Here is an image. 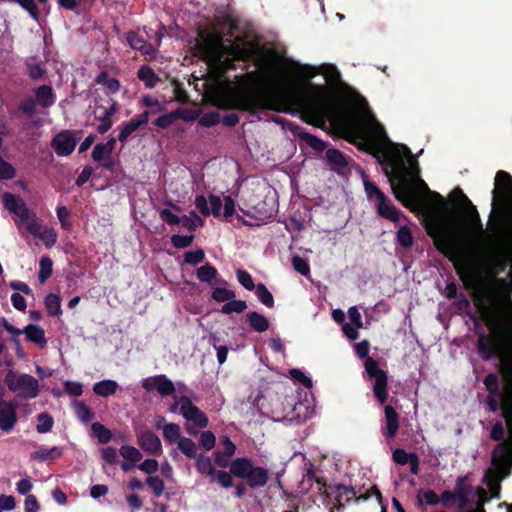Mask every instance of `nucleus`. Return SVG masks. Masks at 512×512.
Wrapping results in <instances>:
<instances>
[{"label":"nucleus","mask_w":512,"mask_h":512,"mask_svg":"<svg viewBox=\"0 0 512 512\" xmlns=\"http://www.w3.org/2000/svg\"><path fill=\"white\" fill-rule=\"evenodd\" d=\"M486 240L488 252L483 257L485 272L492 278L494 297L489 305L482 304L481 312L490 334L479 333L477 351L484 361L500 356L503 374L512 377V230L502 231L496 237H478Z\"/></svg>","instance_id":"1"},{"label":"nucleus","mask_w":512,"mask_h":512,"mask_svg":"<svg viewBox=\"0 0 512 512\" xmlns=\"http://www.w3.org/2000/svg\"><path fill=\"white\" fill-rule=\"evenodd\" d=\"M494 189L492 190V210L489 215V229L483 227L477 208L456 187L452 191V197L464 207V220L471 234L478 237H496L502 231H512V176L503 170H499L495 176Z\"/></svg>","instance_id":"2"},{"label":"nucleus","mask_w":512,"mask_h":512,"mask_svg":"<svg viewBox=\"0 0 512 512\" xmlns=\"http://www.w3.org/2000/svg\"><path fill=\"white\" fill-rule=\"evenodd\" d=\"M294 98V94L287 90L251 92L226 85L217 88L211 100L212 104L219 109L239 110L255 115L265 110L287 113Z\"/></svg>","instance_id":"3"},{"label":"nucleus","mask_w":512,"mask_h":512,"mask_svg":"<svg viewBox=\"0 0 512 512\" xmlns=\"http://www.w3.org/2000/svg\"><path fill=\"white\" fill-rule=\"evenodd\" d=\"M403 148L408 155L411 154L406 146ZM389 164L393 173V176H389L392 192L404 207L412 212L420 210L423 205L422 193L431 195L440 206L446 204L443 196L438 192L431 191L424 180L419 177L418 163L412 156H408V159L404 160L399 153H395L390 157Z\"/></svg>","instance_id":"4"},{"label":"nucleus","mask_w":512,"mask_h":512,"mask_svg":"<svg viewBox=\"0 0 512 512\" xmlns=\"http://www.w3.org/2000/svg\"><path fill=\"white\" fill-rule=\"evenodd\" d=\"M502 416L506 421L509 437L505 438V428L497 421L491 428L489 437L498 442L491 452V467L483 476V483L490 488L500 487V482L512 472V401H503Z\"/></svg>","instance_id":"5"},{"label":"nucleus","mask_w":512,"mask_h":512,"mask_svg":"<svg viewBox=\"0 0 512 512\" xmlns=\"http://www.w3.org/2000/svg\"><path fill=\"white\" fill-rule=\"evenodd\" d=\"M195 48L197 54L214 76L221 80L229 70L236 69V61L243 60L245 51L225 45L223 35L217 31L199 30Z\"/></svg>","instance_id":"6"},{"label":"nucleus","mask_w":512,"mask_h":512,"mask_svg":"<svg viewBox=\"0 0 512 512\" xmlns=\"http://www.w3.org/2000/svg\"><path fill=\"white\" fill-rule=\"evenodd\" d=\"M347 140L361 151L378 157L391 144L386 130L372 112L352 113L345 118Z\"/></svg>","instance_id":"7"},{"label":"nucleus","mask_w":512,"mask_h":512,"mask_svg":"<svg viewBox=\"0 0 512 512\" xmlns=\"http://www.w3.org/2000/svg\"><path fill=\"white\" fill-rule=\"evenodd\" d=\"M355 351L359 358L365 359L364 368L367 378L373 381V395L380 405H383L388 399V375L387 372L379 367L378 362L368 356L369 343L364 340L355 345Z\"/></svg>","instance_id":"8"},{"label":"nucleus","mask_w":512,"mask_h":512,"mask_svg":"<svg viewBox=\"0 0 512 512\" xmlns=\"http://www.w3.org/2000/svg\"><path fill=\"white\" fill-rule=\"evenodd\" d=\"M231 473L235 478L245 481L251 489L264 487L269 480L268 469L262 466H255L252 459L238 457L231 461Z\"/></svg>","instance_id":"9"},{"label":"nucleus","mask_w":512,"mask_h":512,"mask_svg":"<svg viewBox=\"0 0 512 512\" xmlns=\"http://www.w3.org/2000/svg\"><path fill=\"white\" fill-rule=\"evenodd\" d=\"M325 494L328 498H334L338 508H342L344 503H349L352 500L356 503L366 501L373 495L377 497L379 502L382 501V494L376 486L371 487L366 493L356 496L357 491L352 486L342 484L329 485L325 490Z\"/></svg>","instance_id":"10"},{"label":"nucleus","mask_w":512,"mask_h":512,"mask_svg":"<svg viewBox=\"0 0 512 512\" xmlns=\"http://www.w3.org/2000/svg\"><path fill=\"white\" fill-rule=\"evenodd\" d=\"M4 381L10 391L18 392L25 399L36 398L40 391L38 380L29 374H18L14 370H8Z\"/></svg>","instance_id":"11"},{"label":"nucleus","mask_w":512,"mask_h":512,"mask_svg":"<svg viewBox=\"0 0 512 512\" xmlns=\"http://www.w3.org/2000/svg\"><path fill=\"white\" fill-rule=\"evenodd\" d=\"M428 235L433 239L435 248L452 260L458 251V241L447 228L436 225L428 228Z\"/></svg>","instance_id":"12"},{"label":"nucleus","mask_w":512,"mask_h":512,"mask_svg":"<svg viewBox=\"0 0 512 512\" xmlns=\"http://www.w3.org/2000/svg\"><path fill=\"white\" fill-rule=\"evenodd\" d=\"M118 111V103L113 98L100 99L95 101L94 117L100 121L97 126V132L105 134L113 125L111 117Z\"/></svg>","instance_id":"13"},{"label":"nucleus","mask_w":512,"mask_h":512,"mask_svg":"<svg viewBox=\"0 0 512 512\" xmlns=\"http://www.w3.org/2000/svg\"><path fill=\"white\" fill-rule=\"evenodd\" d=\"M330 112V107L326 101L320 98H312L303 104L302 118L308 124L320 126L324 124Z\"/></svg>","instance_id":"14"},{"label":"nucleus","mask_w":512,"mask_h":512,"mask_svg":"<svg viewBox=\"0 0 512 512\" xmlns=\"http://www.w3.org/2000/svg\"><path fill=\"white\" fill-rule=\"evenodd\" d=\"M179 402L181 405L180 412L187 421L193 422L194 426L200 429L208 426V417L192 403L188 396H181Z\"/></svg>","instance_id":"15"},{"label":"nucleus","mask_w":512,"mask_h":512,"mask_svg":"<svg viewBox=\"0 0 512 512\" xmlns=\"http://www.w3.org/2000/svg\"><path fill=\"white\" fill-rule=\"evenodd\" d=\"M77 145V139L70 130H62L57 133L52 141L51 147L58 156L70 155Z\"/></svg>","instance_id":"16"},{"label":"nucleus","mask_w":512,"mask_h":512,"mask_svg":"<svg viewBox=\"0 0 512 512\" xmlns=\"http://www.w3.org/2000/svg\"><path fill=\"white\" fill-rule=\"evenodd\" d=\"M4 391L0 387V429L10 432L17 423V406L3 399Z\"/></svg>","instance_id":"17"},{"label":"nucleus","mask_w":512,"mask_h":512,"mask_svg":"<svg viewBox=\"0 0 512 512\" xmlns=\"http://www.w3.org/2000/svg\"><path fill=\"white\" fill-rule=\"evenodd\" d=\"M153 113L154 112L151 110H145L142 113L132 117L129 121L124 122L120 126L118 140L121 143H125L133 132L145 127L148 124L149 118Z\"/></svg>","instance_id":"18"},{"label":"nucleus","mask_w":512,"mask_h":512,"mask_svg":"<svg viewBox=\"0 0 512 512\" xmlns=\"http://www.w3.org/2000/svg\"><path fill=\"white\" fill-rule=\"evenodd\" d=\"M142 387L146 391L156 390L163 397L173 395L175 392L174 383L164 374L144 379Z\"/></svg>","instance_id":"19"},{"label":"nucleus","mask_w":512,"mask_h":512,"mask_svg":"<svg viewBox=\"0 0 512 512\" xmlns=\"http://www.w3.org/2000/svg\"><path fill=\"white\" fill-rule=\"evenodd\" d=\"M137 435V443L146 453L150 455H160L162 452V444L160 438L152 431L145 430Z\"/></svg>","instance_id":"20"},{"label":"nucleus","mask_w":512,"mask_h":512,"mask_svg":"<svg viewBox=\"0 0 512 512\" xmlns=\"http://www.w3.org/2000/svg\"><path fill=\"white\" fill-rule=\"evenodd\" d=\"M3 202L6 209L11 213L17 215L22 222L28 221L30 218V211L24 200L20 197L6 192L3 195Z\"/></svg>","instance_id":"21"},{"label":"nucleus","mask_w":512,"mask_h":512,"mask_svg":"<svg viewBox=\"0 0 512 512\" xmlns=\"http://www.w3.org/2000/svg\"><path fill=\"white\" fill-rule=\"evenodd\" d=\"M325 159L330 169L339 175H344L348 170V157L337 148H328L325 151Z\"/></svg>","instance_id":"22"},{"label":"nucleus","mask_w":512,"mask_h":512,"mask_svg":"<svg viewBox=\"0 0 512 512\" xmlns=\"http://www.w3.org/2000/svg\"><path fill=\"white\" fill-rule=\"evenodd\" d=\"M125 38L128 45L132 49L140 51L142 55L153 57L157 52V48L153 44L148 43L135 31H128Z\"/></svg>","instance_id":"23"},{"label":"nucleus","mask_w":512,"mask_h":512,"mask_svg":"<svg viewBox=\"0 0 512 512\" xmlns=\"http://www.w3.org/2000/svg\"><path fill=\"white\" fill-rule=\"evenodd\" d=\"M385 414V427L382 428V435L386 439H393L400 426V417L397 411L391 406L386 405L384 407Z\"/></svg>","instance_id":"24"},{"label":"nucleus","mask_w":512,"mask_h":512,"mask_svg":"<svg viewBox=\"0 0 512 512\" xmlns=\"http://www.w3.org/2000/svg\"><path fill=\"white\" fill-rule=\"evenodd\" d=\"M35 97L37 104L43 108H49L53 106L56 100L53 88L50 85L39 86L35 90Z\"/></svg>","instance_id":"25"},{"label":"nucleus","mask_w":512,"mask_h":512,"mask_svg":"<svg viewBox=\"0 0 512 512\" xmlns=\"http://www.w3.org/2000/svg\"><path fill=\"white\" fill-rule=\"evenodd\" d=\"M246 321L248 322L250 328L258 333L267 331L270 326L268 318L256 311L248 312L246 314Z\"/></svg>","instance_id":"26"},{"label":"nucleus","mask_w":512,"mask_h":512,"mask_svg":"<svg viewBox=\"0 0 512 512\" xmlns=\"http://www.w3.org/2000/svg\"><path fill=\"white\" fill-rule=\"evenodd\" d=\"M179 119H185L184 111L182 108H177L176 110L160 115L153 121V124L159 129L165 130L172 126L175 121Z\"/></svg>","instance_id":"27"},{"label":"nucleus","mask_w":512,"mask_h":512,"mask_svg":"<svg viewBox=\"0 0 512 512\" xmlns=\"http://www.w3.org/2000/svg\"><path fill=\"white\" fill-rule=\"evenodd\" d=\"M24 334L26 336V340L28 342L39 345L40 347H44L47 344V340L45 337V331L42 327L29 324L24 328Z\"/></svg>","instance_id":"28"},{"label":"nucleus","mask_w":512,"mask_h":512,"mask_svg":"<svg viewBox=\"0 0 512 512\" xmlns=\"http://www.w3.org/2000/svg\"><path fill=\"white\" fill-rule=\"evenodd\" d=\"M378 214L392 222H398L400 220L401 211L398 210L393 204L386 200L379 201L377 203Z\"/></svg>","instance_id":"29"},{"label":"nucleus","mask_w":512,"mask_h":512,"mask_svg":"<svg viewBox=\"0 0 512 512\" xmlns=\"http://www.w3.org/2000/svg\"><path fill=\"white\" fill-rule=\"evenodd\" d=\"M137 77L141 80L146 88H154L160 82L159 76L148 65H142L137 71Z\"/></svg>","instance_id":"30"},{"label":"nucleus","mask_w":512,"mask_h":512,"mask_svg":"<svg viewBox=\"0 0 512 512\" xmlns=\"http://www.w3.org/2000/svg\"><path fill=\"white\" fill-rule=\"evenodd\" d=\"M119 389V384L115 380L106 379L94 384L93 392L101 397L114 395Z\"/></svg>","instance_id":"31"},{"label":"nucleus","mask_w":512,"mask_h":512,"mask_svg":"<svg viewBox=\"0 0 512 512\" xmlns=\"http://www.w3.org/2000/svg\"><path fill=\"white\" fill-rule=\"evenodd\" d=\"M62 449L60 447L54 446L50 449H39L31 453V459L37 460L40 462L44 461H52L62 456Z\"/></svg>","instance_id":"32"},{"label":"nucleus","mask_w":512,"mask_h":512,"mask_svg":"<svg viewBox=\"0 0 512 512\" xmlns=\"http://www.w3.org/2000/svg\"><path fill=\"white\" fill-rule=\"evenodd\" d=\"M195 467L200 474L210 476L211 478L217 471L211 458L203 453L198 454L195 458Z\"/></svg>","instance_id":"33"},{"label":"nucleus","mask_w":512,"mask_h":512,"mask_svg":"<svg viewBox=\"0 0 512 512\" xmlns=\"http://www.w3.org/2000/svg\"><path fill=\"white\" fill-rule=\"evenodd\" d=\"M472 492V486L467 483L466 477H459L456 481L455 491L457 499H459L461 505L468 503V496Z\"/></svg>","instance_id":"34"},{"label":"nucleus","mask_w":512,"mask_h":512,"mask_svg":"<svg viewBox=\"0 0 512 512\" xmlns=\"http://www.w3.org/2000/svg\"><path fill=\"white\" fill-rule=\"evenodd\" d=\"M74 413L84 424L91 422L95 418V414L91 408L83 401H76L74 403Z\"/></svg>","instance_id":"35"},{"label":"nucleus","mask_w":512,"mask_h":512,"mask_svg":"<svg viewBox=\"0 0 512 512\" xmlns=\"http://www.w3.org/2000/svg\"><path fill=\"white\" fill-rule=\"evenodd\" d=\"M299 138L316 152L320 153L327 150V143L311 133L302 132L299 134Z\"/></svg>","instance_id":"36"},{"label":"nucleus","mask_w":512,"mask_h":512,"mask_svg":"<svg viewBox=\"0 0 512 512\" xmlns=\"http://www.w3.org/2000/svg\"><path fill=\"white\" fill-rule=\"evenodd\" d=\"M177 447L189 459H195L198 456L197 445L191 438L183 436L179 439Z\"/></svg>","instance_id":"37"},{"label":"nucleus","mask_w":512,"mask_h":512,"mask_svg":"<svg viewBox=\"0 0 512 512\" xmlns=\"http://www.w3.org/2000/svg\"><path fill=\"white\" fill-rule=\"evenodd\" d=\"M182 437L181 428L178 424L168 423L163 425V438L167 443H178L179 439Z\"/></svg>","instance_id":"38"},{"label":"nucleus","mask_w":512,"mask_h":512,"mask_svg":"<svg viewBox=\"0 0 512 512\" xmlns=\"http://www.w3.org/2000/svg\"><path fill=\"white\" fill-rule=\"evenodd\" d=\"M417 505L423 504L435 506L440 503V498L434 490H420L416 496Z\"/></svg>","instance_id":"39"},{"label":"nucleus","mask_w":512,"mask_h":512,"mask_svg":"<svg viewBox=\"0 0 512 512\" xmlns=\"http://www.w3.org/2000/svg\"><path fill=\"white\" fill-rule=\"evenodd\" d=\"M229 467V472L224 470H217L215 474L212 476L211 481L217 482L221 487L225 489H229L232 486H234V474L231 473V464L229 465Z\"/></svg>","instance_id":"40"},{"label":"nucleus","mask_w":512,"mask_h":512,"mask_svg":"<svg viewBox=\"0 0 512 512\" xmlns=\"http://www.w3.org/2000/svg\"><path fill=\"white\" fill-rule=\"evenodd\" d=\"M217 275L218 271L211 263H206L196 270V276L201 282L211 283Z\"/></svg>","instance_id":"41"},{"label":"nucleus","mask_w":512,"mask_h":512,"mask_svg":"<svg viewBox=\"0 0 512 512\" xmlns=\"http://www.w3.org/2000/svg\"><path fill=\"white\" fill-rule=\"evenodd\" d=\"M96 82L105 86L111 93H116L120 89V82L114 77H109L106 71H102L96 78Z\"/></svg>","instance_id":"42"},{"label":"nucleus","mask_w":512,"mask_h":512,"mask_svg":"<svg viewBox=\"0 0 512 512\" xmlns=\"http://www.w3.org/2000/svg\"><path fill=\"white\" fill-rule=\"evenodd\" d=\"M45 306L50 316H58L62 313L61 300L56 294L50 293L45 298Z\"/></svg>","instance_id":"43"},{"label":"nucleus","mask_w":512,"mask_h":512,"mask_svg":"<svg viewBox=\"0 0 512 512\" xmlns=\"http://www.w3.org/2000/svg\"><path fill=\"white\" fill-rule=\"evenodd\" d=\"M53 273V262L49 256H43L40 260V269L38 279L40 283H45Z\"/></svg>","instance_id":"44"},{"label":"nucleus","mask_w":512,"mask_h":512,"mask_svg":"<svg viewBox=\"0 0 512 512\" xmlns=\"http://www.w3.org/2000/svg\"><path fill=\"white\" fill-rule=\"evenodd\" d=\"M247 309V303L244 300H235L234 298L227 301L221 307V313L229 315L231 313H242Z\"/></svg>","instance_id":"45"},{"label":"nucleus","mask_w":512,"mask_h":512,"mask_svg":"<svg viewBox=\"0 0 512 512\" xmlns=\"http://www.w3.org/2000/svg\"><path fill=\"white\" fill-rule=\"evenodd\" d=\"M255 294L258 300L266 307L272 308L274 306V297L263 283H259L256 286Z\"/></svg>","instance_id":"46"},{"label":"nucleus","mask_w":512,"mask_h":512,"mask_svg":"<svg viewBox=\"0 0 512 512\" xmlns=\"http://www.w3.org/2000/svg\"><path fill=\"white\" fill-rule=\"evenodd\" d=\"M397 242L404 248L412 247L414 238L411 229L408 226H401L396 233Z\"/></svg>","instance_id":"47"},{"label":"nucleus","mask_w":512,"mask_h":512,"mask_svg":"<svg viewBox=\"0 0 512 512\" xmlns=\"http://www.w3.org/2000/svg\"><path fill=\"white\" fill-rule=\"evenodd\" d=\"M91 430L94 436L98 439V441L102 444H106L112 439L111 431L99 422H95L91 426Z\"/></svg>","instance_id":"48"},{"label":"nucleus","mask_w":512,"mask_h":512,"mask_svg":"<svg viewBox=\"0 0 512 512\" xmlns=\"http://www.w3.org/2000/svg\"><path fill=\"white\" fill-rule=\"evenodd\" d=\"M120 455L130 461L131 463H137L142 459L141 452L134 446L123 445L119 450Z\"/></svg>","instance_id":"49"},{"label":"nucleus","mask_w":512,"mask_h":512,"mask_svg":"<svg viewBox=\"0 0 512 512\" xmlns=\"http://www.w3.org/2000/svg\"><path fill=\"white\" fill-rule=\"evenodd\" d=\"M37 419L39 421V423L36 426V430L38 433L43 434L51 431L54 425V420L50 414L46 412L40 413L37 416Z\"/></svg>","instance_id":"50"},{"label":"nucleus","mask_w":512,"mask_h":512,"mask_svg":"<svg viewBox=\"0 0 512 512\" xmlns=\"http://www.w3.org/2000/svg\"><path fill=\"white\" fill-rule=\"evenodd\" d=\"M236 294L233 290L226 289L224 287H216L213 289L211 297L216 302H227L235 298Z\"/></svg>","instance_id":"51"},{"label":"nucleus","mask_w":512,"mask_h":512,"mask_svg":"<svg viewBox=\"0 0 512 512\" xmlns=\"http://www.w3.org/2000/svg\"><path fill=\"white\" fill-rule=\"evenodd\" d=\"M36 105L35 99L28 97L20 102L19 109L27 118L31 119L36 114Z\"/></svg>","instance_id":"52"},{"label":"nucleus","mask_w":512,"mask_h":512,"mask_svg":"<svg viewBox=\"0 0 512 512\" xmlns=\"http://www.w3.org/2000/svg\"><path fill=\"white\" fill-rule=\"evenodd\" d=\"M194 238L195 237L192 234L191 235L175 234V235L171 236V244L173 245V247H175L177 249H184V248L191 246V244L194 241Z\"/></svg>","instance_id":"53"},{"label":"nucleus","mask_w":512,"mask_h":512,"mask_svg":"<svg viewBox=\"0 0 512 512\" xmlns=\"http://www.w3.org/2000/svg\"><path fill=\"white\" fill-rule=\"evenodd\" d=\"M146 484L152 489L155 497H160L163 494L165 484L164 481L158 476H148Z\"/></svg>","instance_id":"54"},{"label":"nucleus","mask_w":512,"mask_h":512,"mask_svg":"<svg viewBox=\"0 0 512 512\" xmlns=\"http://www.w3.org/2000/svg\"><path fill=\"white\" fill-rule=\"evenodd\" d=\"M236 275L239 283L248 291H252L256 288L257 285L254 284L252 276L248 271L243 269H237Z\"/></svg>","instance_id":"55"},{"label":"nucleus","mask_w":512,"mask_h":512,"mask_svg":"<svg viewBox=\"0 0 512 512\" xmlns=\"http://www.w3.org/2000/svg\"><path fill=\"white\" fill-rule=\"evenodd\" d=\"M220 122V114L216 111L206 112L199 119V124L204 127H213Z\"/></svg>","instance_id":"56"},{"label":"nucleus","mask_w":512,"mask_h":512,"mask_svg":"<svg viewBox=\"0 0 512 512\" xmlns=\"http://www.w3.org/2000/svg\"><path fill=\"white\" fill-rule=\"evenodd\" d=\"M205 259L204 250L199 248L194 251H188L184 254V262L189 265H197Z\"/></svg>","instance_id":"57"},{"label":"nucleus","mask_w":512,"mask_h":512,"mask_svg":"<svg viewBox=\"0 0 512 512\" xmlns=\"http://www.w3.org/2000/svg\"><path fill=\"white\" fill-rule=\"evenodd\" d=\"M112 155V152H110L103 143H97L93 151L91 153V157L94 162H101L102 160L110 157Z\"/></svg>","instance_id":"58"},{"label":"nucleus","mask_w":512,"mask_h":512,"mask_svg":"<svg viewBox=\"0 0 512 512\" xmlns=\"http://www.w3.org/2000/svg\"><path fill=\"white\" fill-rule=\"evenodd\" d=\"M15 2L25 9L34 20L38 21L40 12L34 0H15Z\"/></svg>","instance_id":"59"},{"label":"nucleus","mask_w":512,"mask_h":512,"mask_svg":"<svg viewBox=\"0 0 512 512\" xmlns=\"http://www.w3.org/2000/svg\"><path fill=\"white\" fill-rule=\"evenodd\" d=\"M293 268L303 276L310 273V266L306 259L296 255L292 258Z\"/></svg>","instance_id":"60"},{"label":"nucleus","mask_w":512,"mask_h":512,"mask_svg":"<svg viewBox=\"0 0 512 512\" xmlns=\"http://www.w3.org/2000/svg\"><path fill=\"white\" fill-rule=\"evenodd\" d=\"M199 444L206 450H211L216 444V437L212 431H204L200 435Z\"/></svg>","instance_id":"61"},{"label":"nucleus","mask_w":512,"mask_h":512,"mask_svg":"<svg viewBox=\"0 0 512 512\" xmlns=\"http://www.w3.org/2000/svg\"><path fill=\"white\" fill-rule=\"evenodd\" d=\"M290 375L295 381L302 384L305 388H308V389L312 388V386H313L312 379L310 377H308L307 375H305L301 370L291 369Z\"/></svg>","instance_id":"62"},{"label":"nucleus","mask_w":512,"mask_h":512,"mask_svg":"<svg viewBox=\"0 0 512 512\" xmlns=\"http://www.w3.org/2000/svg\"><path fill=\"white\" fill-rule=\"evenodd\" d=\"M38 238H40L46 247H52L57 241V233L53 228H46L42 231Z\"/></svg>","instance_id":"63"},{"label":"nucleus","mask_w":512,"mask_h":512,"mask_svg":"<svg viewBox=\"0 0 512 512\" xmlns=\"http://www.w3.org/2000/svg\"><path fill=\"white\" fill-rule=\"evenodd\" d=\"M365 190L369 198L374 197L378 202L386 200L385 194L373 182H365Z\"/></svg>","instance_id":"64"}]
</instances>
